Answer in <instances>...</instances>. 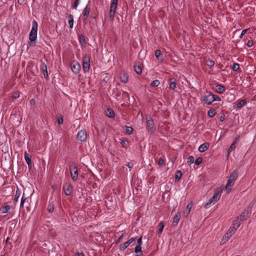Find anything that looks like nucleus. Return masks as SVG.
I'll list each match as a JSON object with an SVG mask.
<instances>
[{
	"instance_id": "338daca9",
	"label": "nucleus",
	"mask_w": 256,
	"mask_h": 256,
	"mask_svg": "<svg viewBox=\"0 0 256 256\" xmlns=\"http://www.w3.org/2000/svg\"><path fill=\"white\" fill-rule=\"evenodd\" d=\"M18 2L19 3H20V2H21V0H18Z\"/></svg>"
},
{
	"instance_id": "0eeeda50",
	"label": "nucleus",
	"mask_w": 256,
	"mask_h": 256,
	"mask_svg": "<svg viewBox=\"0 0 256 256\" xmlns=\"http://www.w3.org/2000/svg\"><path fill=\"white\" fill-rule=\"evenodd\" d=\"M72 70L74 74H78L80 70V65L76 61H73L70 64Z\"/></svg>"
},
{
	"instance_id": "4d7b16f0",
	"label": "nucleus",
	"mask_w": 256,
	"mask_h": 256,
	"mask_svg": "<svg viewBox=\"0 0 256 256\" xmlns=\"http://www.w3.org/2000/svg\"><path fill=\"white\" fill-rule=\"evenodd\" d=\"M78 5V2H74V5L72 6V8H74V9H76Z\"/></svg>"
},
{
	"instance_id": "a19ab883",
	"label": "nucleus",
	"mask_w": 256,
	"mask_h": 256,
	"mask_svg": "<svg viewBox=\"0 0 256 256\" xmlns=\"http://www.w3.org/2000/svg\"><path fill=\"white\" fill-rule=\"evenodd\" d=\"M121 144L123 147H126L128 145V142L126 140H122Z\"/></svg>"
},
{
	"instance_id": "c03bdc74",
	"label": "nucleus",
	"mask_w": 256,
	"mask_h": 256,
	"mask_svg": "<svg viewBox=\"0 0 256 256\" xmlns=\"http://www.w3.org/2000/svg\"><path fill=\"white\" fill-rule=\"evenodd\" d=\"M212 100L213 102L214 101L220 102L221 100V98H220V96L214 94H212Z\"/></svg>"
},
{
	"instance_id": "4468645a",
	"label": "nucleus",
	"mask_w": 256,
	"mask_h": 256,
	"mask_svg": "<svg viewBox=\"0 0 256 256\" xmlns=\"http://www.w3.org/2000/svg\"><path fill=\"white\" fill-rule=\"evenodd\" d=\"M120 80L121 82L123 83H126L128 81V76L126 72H121L120 74Z\"/></svg>"
},
{
	"instance_id": "49530a36",
	"label": "nucleus",
	"mask_w": 256,
	"mask_h": 256,
	"mask_svg": "<svg viewBox=\"0 0 256 256\" xmlns=\"http://www.w3.org/2000/svg\"><path fill=\"white\" fill-rule=\"evenodd\" d=\"M188 162L190 164H192L194 162V158L193 156H190L188 158Z\"/></svg>"
},
{
	"instance_id": "f8f14e48",
	"label": "nucleus",
	"mask_w": 256,
	"mask_h": 256,
	"mask_svg": "<svg viewBox=\"0 0 256 256\" xmlns=\"http://www.w3.org/2000/svg\"><path fill=\"white\" fill-rule=\"evenodd\" d=\"M40 70L42 72H43V74H44V77L46 78H48V70H47V66H46L45 64L44 63V62H42L40 64Z\"/></svg>"
},
{
	"instance_id": "f704fd0d",
	"label": "nucleus",
	"mask_w": 256,
	"mask_h": 256,
	"mask_svg": "<svg viewBox=\"0 0 256 256\" xmlns=\"http://www.w3.org/2000/svg\"><path fill=\"white\" fill-rule=\"evenodd\" d=\"M133 131V128L130 126H126V133L127 134H130Z\"/></svg>"
},
{
	"instance_id": "cd10ccee",
	"label": "nucleus",
	"mask_w": 256,
	"mask_h": 256,
	"mask_svg": "<svg viewBox=\"0 0 256 256\" xmlns=\"http://www.w3.org/2000/svg\"><path fill=\"white\" fill-rule=\"evenodd\" d=\"M10 210V206L8 205L4 206L2 209V212L4 214H7Z\"/></svg>"
},
{
	"instance_id": "de8ad7c7",
	"label": "nucleus",
	"mask_w": 256,
	"mask_h": 256,
	"mask_svg": "<svg viewBox=\"0 0 256 256\" xmlns=\"http://www.w3.org/2000/svg\"><path fill=\"white\" fill-rule=\"evenodd\" d=\"M202 158H198L195 161V164L196 165H199L200 164L202 163Z\"/></svg>"
},
{
	"instance_id": "423d86ee",
	"label": "nucleus",
	"mask_w": 256,
	"mask_h": 256,
	"mask_svg": "<svg viewBox=\"0 0 256 256\" xmlns=\"http://www.w3.org/2000/svg\"><path fill=\"white\" fill-rule=\"evenodd\" d=\"M62 189L66 196H70L72 194L74 188L70 183H66L63 185Z\"/></svg>"
},
{
	"instance_id": "69168bd1",
	"label": "nucleus",
	"mask_w": 256,
	"mask_h": 256,
	"mask_svg": "<svg viewBox=\"0 0 256 256\" xmlns=\"http://www.w3.org/2000/svg\"><path fill=\"white\" fill-rule=\"evenodd\" d=\"M18 2L19 3H20V2H21V0H18Z\"/></svg>"
},
{
	"instance_id": "6e6d98bb",
	"label": "nucleus",
	"mask_w": 256,
	"mask_h": 256,
	"mask_svg": "<svg viewBox=\"0 0 256 256\" xmlns=\"http://www.w3.org/2000/svg\"><path fill=\"white\" fill-rule=\"evenodd\" d=\"M26 200V198H24V196L22 197L20 201V206H22L24 204V201Z\"/></svg>"
},
{
	"instance_id": "ddd939ff",
	"label": "nucleus",
	"mask_w": 256,
	"mask_h": 256,
	"mask_svg": "<svg viewBox=\"0 0 256 256\" xmlns=\"http://www.w3.org/2000/svg\"><path fill=\"white\" fill-rule=\"evenodd\" d=\"M192 202L189 203L187 206L186 208V210L185 211L183 212V216L185 218H187L190 212V210H192Z\"/></svg>"
},
{
	"instance_id": "a18cd8bd",
	"label": "nucleus",
	"mask_w": 256,
	"mask_h": 256,
	"mask_svg": "<svg viewBox=\"0 0 256 256\" xmlns=\"http://www.w3.org/2000/svg\"><path fill=\"white\" fill-rule=\"evenodd\" d=\"M135 71L137 74H140L142 72V68L140 66H136L134 68Z\"/></svg>"
},
{
	"instance_id": "5701e85b",
	"label": "nucleus",
	"mask_w": 256,
	"mask_h": 256,
	"mask_svg": "<svg viewBox=\"0 0 256 256\" xmlns=\"http://www.w3.org/2000/svg\"><path fill=\"white\" fill-rule=\"evenodd\" d=\"M24 157L26 164L30 166L31 164V156L27 152H25Z\"/></svg>"
},
{
	"instance_id": "c85d7f7f",
	"label": "nucleus",
	"mask_w": 256,
	"mask_h": 256,
	"mask_svg": "<svg viewBox=\"0 0 256 256\" xmlns=\"http://www.w3.org/2000/svg\"><path fill=\"white\" fill-rule=\"evenodd\" d=\"M90 64L82 62V67L84 72H87L89 70Z\"/></svg>"
},
{
	"instance_id": "c756f323",
	"label": "nucleus",
	"mask_w": 256,
	"mask_h": 256,
	"mask_svg": "<svg viewBox=\"0 0 256 256\" xmlns=\"http://www.w3.org/2000/svg\"><path fill=\"white\" fill-rule=\"evenodd\" d=\"M182 172L180 170H178L176 173V174H175V178L176 180H179L181 177H182Z\"/></svg>"
},
{
	"instance_id": "9d476101",
	"label": "nucleus",
	"mask_w": 256,
	"mask_h": 256,
	"mask_svg": "<svg viewBox=\"0 0 256 256\" xmlns=\"http://www.w3.org/2000/svg\"><path fill=\"white\" fill-rule=\"evenodd\" d=\"M238 178V172L236 170H234L228 178V180L234 183Z\"/></svg>"
},
{
	"instance_id": "37998d69",
	"label": "nucleus",
	"mask_w": 256,
	"mask_h": 256,
	"mask_svg": "<svg viewBox=\"0 0 256 256\" xmlns=\"http://www.w3.org/2000/svg\"><path fill=\"white\" fill-rule=\"evenodd\" d=\"M134 252L136 253H138V252L142 253V252L141 246H136L135 248Z\"/></svg>"
},
{
	"instance_id": "79ce46f5",
	"label": "nucleus",
	"mask_w": 256,
	"mask_h": 256,
	"mask_svg": "<svg viewBox=\"0 0 256 256\" xmlns=\"http://www.w3.org/2000/svg\"><path fill=\"white\" fill-rule=\"evenodd\" d=\"M170 88L172 89V90H174L176 88V82L174 81H173V82H170Z\"/></svg>"
},
{
	"instance_id": "3c124183",
	"label": "nucleus",
	"mask_w": 256,
	"mask_h": 256,
	"mask_svg": "<svg viewBox=\"0 0 256 256\" xmlns=\"http://www.w3.org/2000/svg\"><path fill=\"white\" fill-rule=\"evenodd\" d=\"M248 31V29H245V30H242V32H241V34L240 36V38H242V36L245 34H246V32H247Z\"/></svg>"
},
{
	"instance_id": "774afa93",
	"label": "nucleus",
	"mask_w": 256,
	"mask_h": 256,
	"mask_svg": "<svg viewBox=\"0 0 256 256\" xmlns=\"http://www.w3.org/2000/svg\"><path fill=\"white\" fill-rule=\"evenodd\" d=\"M78 0H76V2H78Z\"/></svg>"
},
{
	"instance_id": "052dcab7",
	"label": "nucleus",
	"mask_w": 256,
	"mask_h": 256,
	"mask_svg": "<svg viewBox=\"0 0 256 256\" xmlns=\"http://www.w3.org/2000/svg\"><path fill=\"white\" fill-rule=\"evenodd\" d=\"M224 116H221L220 117V120L221 122L224 121Z\"/></svg>"
},
{
	"instance_id": "603ef678",
	"label": "nucleus",
	"mask_w": 256,
	"mask_h": 256,
	"mask_svg": "<svg viewBox=\"0 0 256 256\" xmlns=\"http://www.w3.org/2000/svg\"><path fill=\"white\" fill-rule=\"evenodd\" d=\"M48 210L50 212H52L53 210H54V206H51V205H49L48 206Z\"/></svg>"
},
{
	"instance_id": "5fc2aeb1",
	"label": "nucleus",
	"mask_w": 256,
	"mask_h": 256,
	"mask_svg": "<svg viewBox=\"0 0 256 256\" xmlns=\"http://www.w3.org/2000/svg\"><path fill=\"white\" fill-rule=\"evenodd\" d=\"M252 44H253V42L252 40H248L247 42V46L248 47L252 46Z\"/></svg>"
},
{
	"instance_id": "bf43d9fd",
	"label": "nucleus",
	"mask_w": 256,
	"mask_h": 256,
	"mask_svg": "<svg viewBox=\"0 0 256 256\" xmlns=\"http://www.w3.org/2000/svg\"><path fill=\"white\" fill-rule=\"evenodd\" d=\"M75 256H84V254L82 252H77Z\"/></svg>"
},
{
	"instance_id": "412c9836",
	"label": "nucleus",
	"mask_w": 256,
	"mask_h": 256,
	"mask_svg": "<svg viewBox=\"0 0 256 256\" xmlns=\"http://www.w3.org/2000/svg\"><path fill=\"white\" fill-rule=\"evenodd\" d=\"M238 138H236L234 140V142L230 145V147L229 148L228 150V154H227V157H228L229 154L230 152L234 150L236 148V143Z\"/></svg>"
},
{
	"instance_id": "473e14b6",
	"label": "nucleus",
	"mask_w": 256,
	"mask_h": 256,
	"mask_svg": "<svg viewBox=\"0 0 256 256\" xmlns=\"http://www.w3.org/2000/svg\"><path fill=\"white\" fill-rule=\"evenodd\" d=\"M21 194V192L19 190H17L16 192V194L14 195V200L16 202H17L18 198H20V196Z\"/></svg>"
},
{
	"instance_id": "e433bc0d",
	"label": "nucleus",
	"mask_w": 256,
	"mask_h": 256,
	"mask_svg": "<svg viewBox=\"0 0 256 256\" xmlns=\"http://www.w3.org/2000/svg\"><path fill=\"white\" fill-rule=\"evenodd\" d=\"M239 68V64L237 63H234L232 66V68L234 71H237Z\"/></svg>"
},
{
	"instance_id": "a878e982",
	"label": "nucleus",
	"mask_w": 256,
	"mask_h": 256,
	"mask_svg": "<svg viewBox=\"0 0 256 256\" xmlns=\"http://www.w3.org/2000/svg\"><path fill=\"white\" fill-rule=\"evenodd\" d=\"M216 114V112L214 108H210L208 112V116L210 118H213Z\"/></svg>"
},
{
	"instance_id": "ea45409f",
	"label": "nucleus",
	"mask_w": 256,
	"mask_h": 256,
	"mask_svg": "<svg viewBox=\"0 0 256 256\" xmlns=\"http://www.w3.org/2000/svg\"><path fill=\"white\" fill-rule=\"evenodd\" d=\"M158 226H159V230H158V232L160 234H161L163 230V229H164V224L163 222H160L159 224H158Z\"/></svg>"
},
{
	"instance_id": "b1692460",
	"label": "nucleus",
	"mask_w": 256,
	"mask_h": 256,
	"mask_svg": "<svg viewBox=\"0 0 256 256\" xmlns=\"http://www.w3.org/2000/svg\"><path fill=\"white\" fill-rule=\"evenodd\" d=\"M240 220L239 219V218H237L236 220H234L232 222V226H234L235 228H238L240 226Z\"/></svg>"
},
{
	"instance_id": "aec40b11",
	"label": "nucleus",
	"mask_w": 256,
	"mask_h": 256,
	"mask_svg": "<svg viewBox=\"0 0 256 256\" xmlns=\"http://www.w3.org/2000/svg\"><path fill=\"white\" fill-rule=\"evenodd\" d=\"M234 183L227 181L226 186H225V190L228 193H229L232 190V188L234 186Z\"/></svg>"
},
{
	"instance_id": "c9c22d12",
	"label": "nucleus",
	"mask_w": 256,
	"mask_h": 256,
	"mask_svg": "<svg viewBox=\"0 0 256 256\" xmlns=\"http://www.w3.org/2000/svg\"><path fill=\"white\" fill-rule=\"evenodd\" d=\"M82 62L90 64V56L87 55L84 56L83 58Z\"/></svg>"
},
{
	"instance_id": "4c0bfd02",
	"label": "nucleus",
	"mask_w": 256,
	"mask_h": 256,
	"mask_svg": "<svg viewBox=\"0 0 256 256\" xmlns=\"http://www.w3.org/2000/svg\"><path fill=\"white\" fill-rule=\"evenodd\" d=\"M79 41L80 44L83 45L85 44V38L84 36L80 35L79 36Z\"/></svg>"
},
{
	"instance_id": "58836bf2",
	"label": "nucleus",
	"mask_w": 256,
	"mask_h": 256,
	"mask_svg": "<svg viewBox=\"0 0 256 256\" xmlns=\"http://www.w3.org/2000/svg\"><path fill=\"white\" fill-rule=\"evenodd\" d=\"M214 64L215 62L214 60H208L206 62V65L209 67H212L214 66Z\"/></svg>"
},
{
	"instance_id": "9b49d317",
	"label": "nucleus",
	"mask_w": 256,
	"mask_h": 256,
	"mask_svg": "<svg viewBox=\"0 0 256 256\" xmlns=\"http://www.w3.org/2000/svg\"><path fill=\"white\" fill-rule=\"evenodd\" d=\"M136 240V238H131L128 241H127L126 242H124V244H122L120 245V250H125L126 248H128L132 242H134V241H135Z\"/></svg>"
},
{
	"instance_id": "bb28decb",
	"label": "nucleus",
	"mask_w": 256,
	"mask_h": 256,
	"mask_svg": "<svg viewBox=\"0 0 256 256\" xmlns=\"http://www.w3.org/2000/svg\"><path fill=\"white\" fill-rule=\"evenodd\" d=\"M90 8L86 6L83 11L84 16L86 18H88L90 14Z\"/></svg>"
},
{
	"instance_id": "0e129e2a",
	"label": "nucleus",
	"mask_w": 256,
	"mask_h": 256,
	"mask_svg": "<svg viewBox=\"0 0 256 256\" xmlns=\"http://www.w3.org/2000/svg\"><path fill=\"white\" fill-rule=\"evenodd\" d=\"M19 96H20L19 94H16L15 96H14V97L15 98H18L19 97Z\"/></svg>"
},
{
	"instance_id": "13d9d810",
	"label": "nucleus",
	"mask_w": 256,
	"mask_h": 256,
	"mask_svg": "<svg viewBox=\"0 0 256 256\" xmlns=\"http://www.w3.org/2000/svg\"><path fill=\"white\" fill-rule=\"evenodd\" d=\"M164 164V162L162 158H160L158 160L159 165H162Z\"/></svg>"
},
{
	"instance_id": "1a4fd4ad",
	"label": "nucleus",
	"mask_w": 256,
	"mask_h": 256,
	"mask_svg": "<svg viewBox=\"0 0 256 256\" xmlns=\"http://www.w3.org/2000/svg\"><path fill=\"white\" fill-rule=\"evenodd\" d=\"M77 138L81 142H85L87 138L86 131L84 130L79 131L77 134Z\"/></svg>"
},
{
	"instance_id": "2eb2a0df",
	"label": "nucleus",
	"mask_w": 256,
	"mask_h": 256,
	"mask_svg": "<svg viewBox=\"0 0 256 256\" xmlns=\"http://www.w3.org/2000/svg\"><path fill=\"white\" fill-rule=\"evenodd\" d=\"M180 218V212H178L174 217L173 220H172V224L173 226H176Z\"/></svg>"
},
{
	"instance_id": "f3484780",
	"label": "nucleus",
	"mask_w": 256,
	"mask_h": 256,
	"mask_svg": "<svg viewBox=\"0 0 256 256\" xmlns=\"http://www.w3.org/2000/svg\"><path fill=\"white\" fill-rule=\"evenodd\" d=\"M208 147L209 144L205 142L199 146L198 150L200 152H203L206 151L208 149Z\"/></svg>"
},
{
	"instance_id": "8fccbe9b",
	"label": "nucleus",
	"mask_w": 256,
	"mask_h": 256,
	"mask_svg": "<svg viewBox=\"0 0 256 256\" xmlns=\"http://www.w3.org/2000/svg\"><path fill=\"white\" fill-rule=\"evenodd\" d=\"M58 122L59 124H61L63 122V119L62 116L59 117L58 118Z\"/></svg>"
},
{
	"instance_id": "a211bd4d",
	"label": "nucleus",
	"mask_w": 256,
	"mask_h": 256,
	"mask_svg": "<svg viewBox=\"0 0 256 256\" xmlns=\"http://www.w3.org/2000/svg\"><path fill=\"white\" fill-rule=\"evenodd\" d=\"M232 236V235L230 234L227 232L223 236L220 242V244H224L225 242L230 240Z\"/></svg>"
},
{
	"instance_id": "7c9ffc66",
	"label": "nucleus",
	"mask_w": 256,
	"mask_h": 256,
	"mask_svg": "<svg viewBox=\"0 0 256 256\" xmlns=\"http://www.w3.org/2000/svg\"><path fill=\"white\" fill-rule=\"evenodd\" d=\"M106 114L109 118H112L114 116V110H112L108 109Z\"/></svg>"
},
{
	"instance_id": "72a5a7b5",
	"label": "nucleus",
	"mask_w": 256,
	"mask_h": 256,
	"mask_svg": "<svg viewBox=\"0 0 256 256\" xmlns=\"http://www.w3.org/2000/svg\"><path fill=\"white\" fill-rule=\"evenodd\" d=\"M160 84V82L158 80H155L152 82L150 84V86L152 87L158 86Z\"/></svg>"
},
{
	"instance_id": "6e6552de",
	"label": "nucleus",
	"mask_w": 256,
	"mask_h": 256,
	"mask_svg": "<svg viewBox=\"0 0 256 256\" xmlns=\"http://www.w3.org/2000/svg\"><path fill=\"white\" fill-rule=\"evenodd\" d=\"M201 100L204 101L206 104L210 105L213 102L212 94H209L207 95H204L202 96Z\"/></svg>"
},
{
	"instance_id": "e2e57ef3",
	"label": "nucleus",
	"mask_w": 256,
	"mask_h": 256,
	"mask_svg": "<svg viewBox=\"0 0 256 256\" xmlns=\"http://www.w3.org/2000/svg\"><path fill=\"white\" fill-rule=\"evenodd\" d=\"M122 236H120L118 238V242H120L122 240Z\"/></svg>"
},
{
	"instance_id": "f03ea898",
	"label": "nucleus",
	"mask_w": 256,
	"mask_h": 256,
	"mask_svg": "<svg viewBox=\"0 0 256 256\" xmlns=\"http://www.w3.org/2000/svg\"><path fill=\"white\" fill-rule=\"evenodd\" d=\"M38 23L36 20H33L32 22V28L30 33L29 39L30 42L36 41L37 38V31H38Z\"/></svg>"
},
{
	"instance_id": "7ed1b4c3",
	"label": "nucleus",
	"mask_w": 256,
	"mask_h": 256,
	"mask_svg": "<svg viewBox=\"0 0 256 256\" xmlns=\"http://www.w3.org/2000/svg\"><path fill=\"white\" fill-rule=\"evenodd\" d=\"M118 0H112L109 16L110 20H113L116 14Z\"/></svg>"
},
{
	"instance_id": "864d4df0",
	"label": "nucleus",
	"mask_w": 256,
	"mask_h": 256,
	"mask_svg": "<svg viewBox=\"0 0 256 256\" xmlns=\"http://www.w3.org/2000/svg\"><path fill=\"white\" fill-rule=\"evenodd\" d=\"M138 246H141V244H142V237H140L138 240Z\"/></svg>"
},
{
	"instance_id": "680f3d73",
	"label": "nucleus",
	"mask_w": 256,
	"mask_h": 256,
	"mask_svg": "<svg viewBox=\"0 0 256 256\" xmlns=\"http://www.w3.org/2000/svg\"><path fill=\"white\" fill-rule=\"evenodd\" d=\"M128 166L130 168H132V164H131L130 163H128Z\"/></svg>"
},
{
	"instance_id": "2f4dec72",
	"label": "nucleus",
	"mask_w": 256,
	"mask_h": 256,
	"mask_svg": "<svg viewBox=\"0 0 256 256\" xmlns=\"http://www.w3.org/2000/svg\"><path fill=\"white\" fill-rule=\"evenodd\" d=\"M238 228H235L234 226H232L230 228H229L228 230V232L230 234L232 235L236 231V230Z\"/></svg>"
},
{
	"instance_id": "393cba45",
	"label": "nucleus",
	"mask_w": 256,
	"mask_h": 256,
	"mask_svg": "<svg viewBox=\"0 0 256 256\" xmlns=\"http://www.w3.org/2000/svg\"><path fill=\"white\" fill-rule=\"evenodd\" d=\"M68 22L70 28H72L74 26L73 16L72 14H69L68 16Z\"/></svg>"
},
{
	"instance_id": "dca6fc26",
	"label": "nucleus",
	"mask_w": 256,
	"mask_h": 256,
	"mask_svg": "<svg viewBox=\"0 0 256 256\" xmlns=\"http://www.w3.org/2000/svg\"><path fill=\"white\" fill-rule=\"evenodd\" d=\"M226 90L225 88L221 85L218 84L216 86L215 91L218 94H222Z\"/></svg>"
},
{
	"instance_id": "f257e3e1",
	"label": "nucleus",
	"mask_w": 256,
	"mask_h": 256,
	"mask_svg": "<svg viewBox=\"0 0 256 256\" xmlns=\"http://www.w3.org/2000/svg\"><path fill=\"white\" fill-rule=\"evenodd\" d=\"M222 190L223 187L222 186L216 188L214 190V192L212 196L205 204L204 208H208L211 205L215 204L220 200Z\"/></svg>"
},
{
	"instance_id": "6ab92c4d",
	"label": "nucleus",
	"mask_w": 256,
	"mask_h": 256,
	"mask_svg": "<svg viewBox=\"0 0 256 256\" xmlns=\"http://www.w3.org/2000/svg\"><path fill=\"white\" fill-rule=\"evenodd\" d=\"M250 213L248 210H245L243 213H242L240 216L238 217L239 219L241 221L246 220L247 218L249 216Z\"/></svg>"
},
{
	"instance_id": "09e8293b",
	"label": "nucleus",
	"mask_w": 256,
	"mask_h": 256,
	"mask_svg": "<svg viewBox=\"0 0 256 256\" xmlns=\"http://www.w3.org/2000/svg\"><path fill=\"white\" fill-rule=\"evenodd\" d=\"M161 55V52L159 50H157L155 52V56L156 58H158Z\"/></svg>"
},
{
	"instance_id": "39448f33",
	"label": "nucleus",
	"mask_w": 256,
	"mask_h": 256,
	"mask_svg": "<svg viewBox=\"0 0 256 256\" xmlns=\"http://www.w3.org/2000/svg\"><path fill=\"white\" fill-rule=\"evenodd\" d=\"M70 171L72 180L76 181L78 178V169L75 164H72L70 166Z\"/></svg>"
},
{
	"instance_id": "4be33fe9",
	"label": "nucleus",
	"mask_w": 256,
	"mask_h": 256,
	"mask_svg": "<svg viewBox=\"0 0 256 256\" xmlns=\"http://www.w3.org/2000/svg\"><path fill=\"white\" fill-rule=\"evenodd\" d=\"M246 103V100H242L239 101H238L236 103V107L237 108H241L243 106H244Z\"/></svg>"
},
{
	"instance_id": "20e7f679",
	"label": "nucleus",
	"mask_w": 256,
	"mask_h": 256,
	"mask_svg": "<svg viewBox=\"0 0 256 256\" xmlns=\"http://www.w3.org/2000/svg\"><path fill=\"white\" fill-rule=\"evenodd\" d=\"M146 128L148 131L154 132L155 131L156 128L153 120L149 116H146Z\"/></svg>"
}]
</instances>
